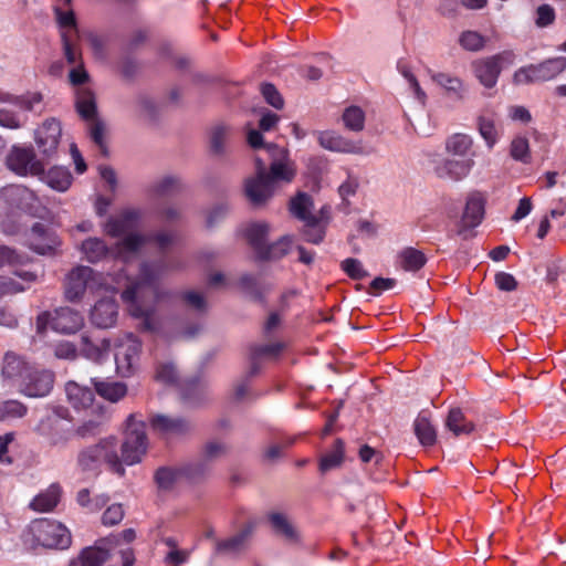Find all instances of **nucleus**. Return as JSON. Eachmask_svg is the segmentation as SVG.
<instances>
[{"label":"nucleus","mask_w":566,"mask_h":566,"mask_svg":"<svg viewBox=\"0 0 566 566\" xmlns=\"http://www.w3.org/2000/svg\"><path fill=\"white\" fill-rule=\"evenodd\" d=\"M181 266V262L175 258L163 259L154 263H143L138 280L122 292V300L126 303L128 313L140 319L143 331L154 332L157 327L156 306L155 303L145 304L146 293H150L156 302L159 301L158 279L167 271L178 270Z\"/></svg>","instance_id":"f257e3e1"},{"label":"nucleus","mask_w":566,"mask_h":566,"mask_svg":"<svg viewBox=\"0 0 566 566\" xmlns=\"http://www.w3.org/2000/svg\"><path fill=\"white\" fill-rule=\"evenodd\" d=\"M255 168V177L248 179L244 185V193L254 207L262 206L272 197L276 181L289 182L294 177V171L282 160H273L266 172L264 163L256 158Z\"/></svg>","instance_id":"f03ea898"},{"label":"nucleus","mask_w":566,"mask_h":566,"mask_svg":"<svg viewBox=\"0 0 566 566\" xmlns=\"http://www.w3.org/2000/svg\"><path fill=\"white\" fill-rule=\"evenodd\" d=\"M106 462L114 473L123 476L125 469L116 451L114 437L99 440L97 444L81 450L77 454V467L83 472L95 471L102 462Z\"/></svg>","instance_id":"7ed1b4c3"},{"label":"nucleus","mask_w":566,"mask_h":566,"mask_svg":"<svg viewBox=\"0 0 566 566\" xmlns=\"http://www.w3.org/2000/svg\"><path fill=\"white\" fill-rule=\"evenodd\" d=\"M29 531L34 542L46 548L66 549L72 544L70 531L62 523L53 520H34Z\"/></svg>","instance_id":"20e7f679"},{"label":"nucleus","mask_w":566,"mask_h":566,"mask_svg":"<svg viewBox=\"0 0 566 566\" xmlns=\"http://www.w3.org/2000/svg\"><path fill=\"white\" fill-rule=\"evenodd\" d=\"M515 53L512 50H504L491 56L476 59L471 63V70L485 88H493L504 67L513 65Z\"/></svg>","instance_id":"39448f33"},{"label":"nucleus","mask_w":566,"mask_h":566,"mask_svg":"<svg viewBox=\"0 0 566 566\" xmlns=\"http://www.w3.org/2000/svg\"><path fill=\"white\" fill-rule=\"evenodd\" d=\"M148 447L146 426L143 422L135 421L134 416L127 419V430L122 446V460L127 465H133L142 461Z\"/></svg>","instance_id":"423d86ee"},{"label":"nucleus","mask_w":566,"mask_h":566,"mask_svg":"<svg viewBox=\"0 0 566 566\" xmlns=\"http://www.w3.org/2000/svg\"><path fill=\"white\" fill-rule=\"evenodd\" d=\"M566 69L565 57H554L538 64H530L518 69L513 75L515 84H532L555 78Z\"/></svg>","instance_id":"0eeeda50"},{"label":"nucleus","mask_w":566,"mask_h":566,"mask_svg":"<svg viewBox=\"0 0 566 566\" xmlns=\"http://www.w3.org/2000/svg\"><path fill=\"white\" fill-rule=\"evenodd\" d=\"M23 377L17 388L21 394L28 397H44L49 395L53 388L54 374L49 369L32 365Z\"/></svg>","instance_id":"6e6552de"},{"label":"nucleus","mask_w":566,"mask_h":566,"mask_svg":"<svg viewBox=\"0 0 566 566\" xmlns=\"http://www.w3.org/2000/svg\"><path fill=\"white\" fill-rule=\"evenodd\" d=\"M62 135L61 123L49 118L35 132V143L39 151L50 160L55 157Z\"/></svg>","instance_id":"1a4fd4ad"},{"label":"nucleus","mask_w":566,"mask_h":566,"mask_svg":"<svg viewBox=\"0 0 566 566\" xmlns=\"http://www.w3.org/2000/svg\"><path fill=\"white\" fill-rule=\"evenodd\" d=\"M9 169L20 176L31 174L33 176L44 172V164L42 160L35 159L32 148H23L14 146L7 158Z\"/></svg>","instance_id":"9d476101"},{"label":"nucleus","mask_w":566,"mask_h":566,"mask_svg":"<svg viewBox=\"0 0 566 566\" xmlns=\"http://www.w3.org/2000/svg\"><path fill=\"white\" fill-rule=\"evenodd\" d=\"M140 350L142 343L133 334L126 335L125 339H123L117 345L115 352V363L117 370L123 376H129L130 374H133L134 366L137 364L139 359Z\"/></svg>","instance_id":"9b49d317"},{"label":"nucleus","mask_w":566,"mask_h":566,"mask_svg":"<svg viewBox=\"0 0 566 566\" xmlns=\"http://www.w3.org/2000/svg\"><path fill=\"white\" fill-rule=\"evenodd\" d=\"M31 367L32 364L22 355L8 350L2 358L1 377L4 381L18 387Z\"/></svg>","instance_id":"f8f14e48"},{"label":"nucleus","mask_w":566,"mask_h":566,"mask_svg":"<svg viewBox=\"0 0 566 566\" xmlns=\"http://www.w3.org/2000/svg\"><path fill=\"white\" fill-rule=\"evenodd\" d=\"M60 244L56 234L45 224L36 222L28 237V245L39 254H49Z\"/></svg>","instance_id":"ddd939ff"},{"label":"nucleus","mask_w":566,"mask_h":566,"mask_svg":"<svg viewBox=\"0 0 566 566\" xmlns=\"http://www.w3.org/2000/svg\"><path fill=\"white\" fill-rule=\"evenodd\" d=\"M140 218V210L134 208L124 209L116 217L107 220L105 223V232L112 238L128 234L138 227Z\"/></svg>","instance_id":"4468645a"},{"label":"nucleus","mask_w":566,"mask_h":566,"mask_svg":"<svg viewBox=\"0 0 566 566\" xmlns=\"http://www.w3.org/2000/svg\"><path fill=\"white\" fill-rule=\"evenodd\" d=\"M1 196L10 206L28 213H33L38 205L35 193L21 185H10L2 188Z\"/></svg>","instance_id":"2eb2a0df"},{"label":"nucleus","mask_w":566,"mask_h":566,"mask_svg":"<svg viewBox=\"0 0 566 566\" xmlns=\"http://www.w3.org/2000/svg\"><path fill=\"white\" fill-rule=\"evenodd\" d=\"M484 217V200L476 195L468 198L457 235L468 239V231L478 227Z\"/></svg>","instance_id":"dca6fc26"},{"label":"nucleus","mask_w":566,"mask_h":566,"mask_svg":"<svg viewBox=\"0 0 566 566\" xmlns=\"http://www.w3.org/2000/svg\"><path fill=\"white\" fill-rule=\"evenodd\" d=\"M84 325V318L71 307H60L54 311L51 328L61 334H74Z\"/></svg>","instance_id":"f3484780"},{"label":"nucleus","mask_w":566,"mask_h":566,"mask_svg":"<svg viewBox=\"0 0 566 566\" xmlns=\"http://www.w3.org/2000/svg\"><path fill=\"white\" fill-rule=\"evenodd\" d=\"M149 421L153 430L163 436H185L192 429L191 423L180 417L155 415Z\"/></svg>","instance_id":"a211bd4d"},{"label":"nucleus","mask_w":566,"mask_h":566,"mask_svg":"<svg viewBox=\"0 0 566 566\" xmlns=\"http://www.w3.org/2000/svg\"><path fill=\"white\" fill-rule=\"evenodd\" d=\"M92 274L93 270L88 266H77L73 269L67 274L64 283L65 297L72 302L80 300L86 291Z\"/></svg>","instance_id":"6ab92c4d"},{"label":"nucleus","mask_w":566,"mask_h":566,"mask_svg":"<svg viewBox=\"0 0 566 566\" xmlns=\"http://www.w3.org/2000/svg\"><path fill=\"white\" fill-rule=\"evenodd\" d=\"M36 431L49 439L52 446L65 444L73 431L65 428L59 417H44L36 427Z\"/></svg>","instance_id":"aec40b11"},{"label":"nucleus","mask_w":566,"mask_h":566,"mask_svg":"<svg viewBox=\"0 0 566 566\" xmlns=\"http://www.w3.org/2000/svg\"><path fill=\"white\" fill-rule=\"evenodd\" d=\"M118 306L114 298H102L91 311V322L99 328L113 327L117 321Z\"/></svg>","instance_id":"412c9836"},{"label":"nucleus","mask_w":566,"mask_h":566,"mask_svg":"<svg viewBox=\"0 0 566 566\" xmlns=\"http://www.w3.org/2000/svg\"><path fill=\"white\" fill-rule=\"evenodd\" d=\"M474 166L472 158L462 160L444 159L436 167V174L440 178H448L454 181H460L469 176Z\"/></svg>","instance_id":"4be33fe9"},{"label":"nucleus","mask_w":566,"mask_h":566,"mask_svg":"<svg viewBox=\"0 0 566 566\" xmlns=\"http://www.w3.org/2000/svg\"><path fill=\"white\" fill-rule=\"evenodd\" d=\"M284 349L283 343H272L265 345H252L249 353V375L256 376L261 370L262 358H276Z\"/></svg>","instance_id":"5701e85b"},{"label":"nucleus","mask_w":566,"mask_h":566,"mask_svg":"<svg viewBox=\"0 0 566 566\" xmlns=\"http://www.w3.org/2000/svg\"><path fill=\"white\" fill-rule=\"evenodd\" d=\"M319 145L331 151L359 154L361 153V146L356 144L335 132H321L318 134Z\"/></svg>","instance_id":"b1692460"},{"label":"nucleus","mask_w":566,"mask_h":566,"mask_svg":"<svg viewBox=\"0 0 566 566\" xmlns=\"http://www.w3.org/2000/svg\"><path fill=\"white\" fill-rule=\"evenodd\" d=\"M431 80L444 90L448 96L455 99H463L465 95V85L463 81L447 72L428 71Z\"/></svg>","instance_id":"393cba45"},{"label":"nucleus","mask_w":566,"mask_h":566,"mask_svg":"<svg viewBox=\"0 0 566 566\" xmlns=\"http://www.w3.org/2000/svg\"><path fill=\"white\" fill-rule=\"evenodd\" d=\"M65 392L70 405L77 410L87 409L95 399V392L91 388L75 381L66 382Z\"/></svg>","instance_id":"a878e982"},{"label":"nucleus","mask_w":566,"mask_h":566,"mask_svg":"<svg viewBox=\"0 0 566 566\" xmlns=\"http://www.w3.org/2000/svg\"><path fill=\"white\" fill-rule=\"evenodd\" d=\"M61 495L62 488L60 484L52 483L30 502V509L35 512H51L57 506Z\"/></svg>","instance_id":"bb28decb"},{"label":"nucleus","mask_w":566,"mask_h":566,"mask_svg":"<svg viewBox=\"0 0 566 566\" xmlns=\"http://www.w3.org/2000/svg\"><path fill=\"white\" fill-rule=\"evenodd\" d=\"M345 460V443L342 439H336L332 448L319 459L318 469L322 473L342 467Z\"/></svg>","instance_id":"cd10ccee"},{"label":"nucleus","mask_w":566,"mask_h":566,"mask_svg":"<svg viewBox=\"0 0 566 566\" xmlns=\"http://www.w3.org/2000/svg\"><path fill=\"white\" fill-rule=\"evenodd\" d=\"M252 534V526H247L238 534L227 539H216V552L217 553H239L241 552L248 538Z\"/></svg>","instance_id":"c85d7f7f"},{"label":"nucleus","mask_w":566,"mask_h":566,"mask_svg":"<svg viewBox=\"0 0 566 566\" xmlns=\"http://www.w3.org/2000/svg\"><path fill=\"white\" fill-rule=\"evenodd\" d=\"M447 428L455 436L470 434L475 426L469 421L460 408H452L446 420Z\"/></svg>","instance_id":"c756f323"},{"label":"nucleus","mask_w":566,"mask_h":566,"mask_svg":"<svg viewBox=\"0 0 566 566\" xmlns=\"http://www.w3.org/2000/svg\"><path fill=\"white\" fill-rule=\"evenodd\" d=\"M413 431L423 447H432L437 441V431L429 418L419 413L413 422Z\"/></svg>","instance_id":"7c9ffc66"},{"label":"nucleus","mask_w":566,"mask_h":566,"mask_svg":"<svg viewBox=\"0 0 566 566\" xmlns=\"http://www.w3.org/2000/svg\"><path fill=\"white\" fill-rule=\"evenodd\" d=\"M426 262V255L421 251L411 247L405 248L398 254V264L407 272L419 271L424 266Z\"/></svg>","instance_id":"2f4dec72"},{"label":"nucleus","mask_w":566,"mask_h":566,"mask_svg":"<svg viewBox=\"0 0 566 566\" xmlns=\"http://www.w3.org/2000/svg\"><path fill=\"white\" fill-rule=\"evenodd\" d=\"M41 102L42 95L40 93H28L18 96L0 90V103L13 104L24 111H33L34 105Z\"/></svg>","instance_id":"473e14b6"},{"label":"nucleus","mask_w":566,"mask_h":566,"mask_svg":"<svg viewBox=\"0 0 566 566\" xmlns=\"http://www.w3.org/2000/svg\"><path fill=\"white\" fill-rule=\"evenodd\" d=\"M269 230L266 223H253L245 230V238L256 256L265 247Z\"/></svg>","instance_id":"72a5a7b5"},{"label":"nucleus","mask_w":566,"mask_h":566,"mask_svg":"<svg viewBox=\"0 0 566 566\" xmlns=\"http://www.w3.org/2000/svg\"><path fill=\"white\" fill-rule=\"evenodd\" d=\"M95 391L103 398L116 402L127 394V387L119 381H96L93 380Z\"/></svg>","instance_id":"f704fd0d"},{"label":"nucleus","mask_w":566,"mask_h":566,"mask_svg":"<svg viewBox=\"0 0 566 566\" xmlns=\"http://www.w3.org/2000/svg\"><path fill=\"white\" fill-rule=\"evenodd\" d=\"M312 208L313 200L311 196L305 192H298L290 201L291 213L301 221L308 220L315 216L311 212Z\"/></svg>","instance_id":"c9c22d12"},{"label":"nucleus","mask_w":566,"mask_h":566,"mask_svg":"<svg viewBox=\"0 0 566 566\" xmlns=\"http://www.w3.org/2000/svg\"><path fill=\"white\" fill-rule=\"evenodd\" d=\"M291 243L292 241L289 237H282L271 244L265 243L256 259L261 261L279 260L289 253Z\"/></svg>","instance_id":"e433bc0d"},{"label":"nucleus","mask_w":566,"mask_h":566,"mask_svg":"<svg viewBox=\"0 0 566 566\" xmlns=\"http://www.w3.org/2000/svg\"><path fill=\"white\" fill-rule=\"evenodd\" d=\"M45 182L57 191H65L72 184L71 172L63 167H53L45 175Z\"/></svg>","instance_id":"4c0bfd02"},{"label":"nucleus","mask_w":566,"mask_h":566,"mask_svg":"<svg viewBox=\"0 0 566 566\" xmlns=\"http://www.w3.org/2000/svg\"><path fill=\"white\" fill-rule=\"evenodd\" d=\"M76 109L85 120L94 119L96 116V103L93 92L81 90L76 97Z\"/></svg>","instance_id":"58836bf2"},{"label":"nucleus","mask_w":566,"mask_h":566,"mask_svg":"<svg viewBox=\"0 0 566 566\" xmlns=\"http://www.w3.org/2000/svg\"><path fill=\"white\" fill-rule=\"evenodd\" d=\"M303 222L304 227L302 235L304 240L313 244L321 243L325 237L326 226L324 222H322L316 216L310 218L308 220H304Z\"/></svg>","instance_id":"ea45409f"},{"label":"nucleus","mask_w":566,"mask_h":566,"mask_svg":"<svg viewBox=\"0 0 566 566\" xmlns=\"http://www.w3.org/2000/svg\"><path fill=\"white\" fill-rule=\"evenodd\" d=\"M109 556V552L105 548L86 547L81 552L78 566H104Z\"/></svg>","instance_id":"a19ab883"},{"label":"nucleus","mask_w":566,"mask_h":566,"mask_svg":"<svg viewBox=\"0 0 566 566\" xmlns=\"http://www.w3.org/2000/svg\"><path fill=\"white\" fill-rule=\"evenodd\" d=\"M82 251L87 261L95 263L107 255L108 248L102 239L90 238L82 243Z\"/></svg>","instance_id":"79ce46f5"},{"label":"nucleus","mask_w":566,"mask_h":566,"mask_svg":"<svg viewBox=\"0 0 566 566\" xmlns=\"http://www.w3.org/2000/svg\"><path fill=\"white\" fill-rule=\"evenodd\" d=\"M109 342L107 339H103L101 345H95L91 342L88 336L83 335L82 336V354L94 361H101L104 356L109 350Z\"/></svg>","instance_id":"37998d69"},{"label":"nucleus","mask_w":566,"mask_h":566,"mask_svg":"<svg viewBox=\"0 0 566 566\" xmlns=\"http://www.w3.org/2000/svg\"><path fill=\"white\" fill-rule=\"evenodd\" d=\"M269 521L275 533L284 536L286 539L290 541L296 538V532L284 514L273 512L269 514Z\"/></svg>","instance_id":"c03bdc74"},{"label":"nucleus","mask_w":566,"mask_h":566,"mask_svg":"<svg viewBox=\"0 0 566 566\" xmlns=\"http://www.w3.org/2000/svg\"><path fill=\"white\" fill-rule=\"evenodd\" d=\"M472 147V139L464 134H454L447 139V151L455 156H465Z\"/></svg>","instance_id":"a18cd8bd"},{"label":"nucleus","mask_w":566,"mask_h":566,"mask_svg":"<svg viewBox=\"0 0 566 566\" xmlns=\"http://www.w3.org/2000/svg\"><path fill=\"white\" fill-rule=\"evenodd\" d=\"M343 122L347 129L360 132L365 126V113L358 106H349L343 113Z\"/></svg>","instance_id":"49530a36"},{"label":"nucleus","mask_w":566,"mask_h":566,"mask_svg":"<svg viewBox=\"0 0 566 566\" xmlns=\"http://www.w3.org/2000/svg\"><path fill=\"white\" fill-rule=\"evenodd\" d=\"M27 411V406L18 400L0 401V421L22 418Z\"/></svg>","instance_id":"de8ad7c7"},{"label":"nucleus","mask_w":566,"mask_h":566,"mask_svg":"<svg viewBox=\"0 0 566 566\" xmlns=\"http://www.w3.org/2000/svg\"><path fill=\"white\" fill-rule=\"evenodd\" d=\"M459 43L464 50L476 52L485 46L486 39L479 32L469 30L461 33Z\"/></svg>","instance_id":"09e8293b"},{"label":"nucleus","mask_w":566,"mask_h":566,"mask_svg":"<svg viewBox=\"0 0 566 566\" xmlns=\"http://www.w3.org/2000/svg\"><path fill=\"white\" fill-rule=\"evenodd\" d=\"M248 143L254 149L264 147L271 156H285L284 149L277 147L276 145H264L263 136L259 130L252 129L248 133Z\"/></svg>","instance_id":"8fccbe9b"},{"label":"nucleus","mask_w":566,"mask_h":566,"mask_svg":"<svg viewBox=\"0 0 566 566\" xmlns=\"http://www.w3.org/2000/svg\"><path fill=\"white\" fill-rule=\"evenodd\" d=\"M181 188L182 185L177 177L167 176L155 185L154 191L158 196H172L179 192Z\"/></svg>","instance_id":"3c124183"},{"label":"nucleus","mask_w":566,"mask_h":566,"mask_svg":"<svg viewBox=\"0 0 566 566\" xmlns=\"http://www.w3.org/2000/svg\"><path fill=\"white\" fill-rule=\"evenodd\" d=\"M229 134V127L217 125L210 134V147L214 154H221L224 150V143Z\"/></svg>","instance_id":"603ef678"},{"label":"nucleus","mask_w":566,"mask_h":566,"mask_svg":"<svg viewBox=\"0 0 566 566\" xmlns=\"http://www.w3.org/2000/svg\"><path fill=\"white\" fill-rule=\"evenodd\" d=\"M397 69L399 71V73L408 81V83L410 84L411 88L413 90L416 96L419 99H424L426 93L420 87V84H419L418 80L416 78V76L412 74L408 63L405 60H399L397 63Z\"/></svg>","instance_id":"864d4df0"},{"label":"nucleus","mask_w":566,"mask_h":566,"mask_svg":"<svg viewBox=\"0 0 566 566\" xmlns=\"http://www.w3.org/2000/svg\"><path fill=\"white\" fill-rule=\"evenodd\" d=\"M342 270L353 280H363L368 276L361 262L354 258H348L342 262Z\"/></svg>","instance_id":"5fc2aeb1"},{"label":"nucleus","mask_w":566,"mask_h":566,"mask_svg":"<svg viewBox=\"0 0 566 566\" xmlns=\"http://www.w3.org/2000/svg\"><path fill=\"white\" fill-rule=\"evenodd\" d=\"M511 156L518 161L528 163L530 146L525 137H516L511 143Z\"/></svg>","instance_id":"6e6d98bb"},{"label":"nucleus","mask_w":566,"mask_h":566,"mask_svg":"<svg viewBox=\"0 0 566 566\" xmlns=\"http://www.w3.org/2000/svg\"><path fill=\"white\" fill-rule=\"evenodd\" d=\"M479 132L491 148L496 143V129L493 119L488 117L479 118Z\"/></svg>","instance_id":"4d7b16f0"},{"label":"nucleus","mask_w":566,"mask_h":566,"mask_svg":"<svg viewBox=\"0 0 566 566\" xmlns=\"http://www.w3.org/2000/svg\"><path fill=\"white\" fill-rule=\"evenodd\" d=\"M177 473L176 470L170 468H159L155 473V481L160 489L168 490L174 485Z\"/></svg>","instance_id":"13d9d810"},{"label":"nucleus","mask_w":566,"mask_h":566,"mask_svg":"<svg viewBox=\"0 0 566 566\" xmlns=\"http://www.w3.org/2000/svg\"><path fill=\"white\" fill-rule=\"evenodd\" d=\"M264 99L274 108L281 109L284 105L283 98L276 87L271 83H264L261 86Z\"/></svg>","instance_id":"bf43d9fd"},{"label":"nucleus","mask_w":566,"mask_h":566,"mask_svg":"<svg viewBox=\"0 0 566 566\" xmlns=\"http://www.w3.org/2000/svg\"><path fill=\"white\" fill-rule=\"evenodd\" d=\"M147 241L148 237L138 233H128L120 241L119 245L128 252H137Z\"/></svg>","instance_id":"052dcab7"},{"label":"nucleus","mask_w":566,"mask_h":566,"mask_svg":"<svg viewBox=\"0 0 566 566\" xmlns=\"http://www.w3.org/2000/svg\"><path fill=\"white\" fill-rule=\"evenodd\" d=\"M124 510L120 504H113L106 509L102 515V523L106 526H113L122 522Z\"/></svg>","instance_id":"680f3d73"},{"label":"nucleus","mask_w":566,"mask_h":566,"mask_svg":"<svg viewBox=\"0 0 566 566\" xmlns=\"http://www.w3.org/2000/svg\"><path fill=\"white\" fill-rule=\"evenodd\" d=\"M105 127L101 120H95L90 128V135L92 140L98 146L101 153L107 156V147L104 140Z\"/></svg>","instance_id":"e2e57ef3"},{"label":"nucleus","mask_w":566,"mask_h":566,"mask_svg":"<svg viewBox=\"0 0 566 566\" xmlns=\"http://www.w3.org/2000/svg\"><path fill=\"white\" fill-rule=\"evenodd\" d=\"M555 21V11L548 4H542L536 10L535 24L538 28H546Z\"/></svg>","instance_id":"0e129e2a"},{"label":"nucleus","mask_w":566,"mask_h":566,"mask_svg":"<svg viewBox=\"0 0 566 566\" xmlns=\"http://www.w3.org/2000/svg\"><path fill=\"white\" fill-rule=\"evenodd\" d=\"M156 379L165 384L177 381V370L172 364H160L156 369Z\"/></svg>","instance_id":"69168bd1"},{"label":"nucleus","mask_w":566,"mask_h":566,"mask_svg":"<svg viewBox=\"0 0 566 566\" xmlns=\"http://www.w3.org/2000/svg\"><path fill=\"white\" fill-rule=\"evenodd\" d=\"M228 452V447L219 441H209L203 448V457L206 460L220 458Z\"/></svg>","instance_id":"338daca9"},{"label":"nucleus","mask_w":566,"mask_h":566,"mask_svg":"<svg viewBox=\"0 0 566 566\" xmlns=\"http://www.w3.org/2000/svg\"><path fill=\"white\" fill-rule=\"evenodd\" d=\"M495 284L499 290L505 292L514 291L517 287V281L515 277L506 272H499L495 275Z\"/></svg>","instance_id":"774afa93"}]
</instances>
